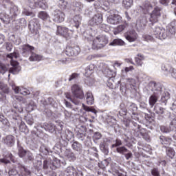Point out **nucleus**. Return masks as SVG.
I'll return each mask as SVG.
<instances>
[{
  "instance_id": "obj_46",
  "label": "nucleus",
  "mask_w": 176,
  "mask_h": 176,
  "mask_svg": "<svg viewBox=\"0 0 176 176\" xmlns=\"http://www.w3.org/2000/svg\"><path fill=\"white\" fill-rule=\"evenodd\" d=\"M8 71L6 65L2 63H0V74H5Z\"/></svg>"
},
{
  "instance_id": "obj_23",
  "label": "nucleus",
  "mask_w": 176,
  "mask_h": 176,
  "mask_svg": "<svg viewBox=\"0 0 176 176\" xmlns=\"http://www.w3.org/2000/svg\"><path fill=\"white\" fill-rule=\"evenodd\" d=\"M0 19L3 24H10V21H12V18L5 13L0 14Z\"/></svg>"
},
{
  "instance_id": "obj_18",
  "label": "nucleus",
  "mask_w": 176,
  "mask_h": 176,
  "mask_svg": "<svg viewBox=\"0 0 176 176\" xmlns=\"http://www.w3.org/2000/svg\"><path fill=\"white\" fill-rule=\"evenodd\" d=\"M12 90H14V91L16 94H18V93H19L22 96H28V94H31V92L30 91V90H28L26 88L19 87L16 85H12Z\"/></svg>"
},
{
  "instance_id": "obj_36",
  "label": "nucleus",
  "mask_w": 176,
  "mask_h": 176,
  "mask_svg": "<svg viewBox=\"0 0 176 176\" xmlns=\"http://www.w3.org/2000/svg\"><path fill=\"white\" fill-rule=\"evenodd\" d=\"M120 108L121 111H119L120 116H126L127 115V109L124 105V103H121L120 104Z\"/></svg>"
},
{
  "instance_id": "obj_57",
  "label": "nucleus",
  "mask_w": 176,
  "mask_h": 176,
  "mask_svg": "<svg viewBox=\"0 0 176 176\" xmlns=\"http://www.w3.org/2000/svg\"><path fill=\"white\" fill-rule=\"evenodd\" d=\"M160 129L162 131V133H170V128L166 126H160Z\"/></svg>"
},
{
  "instance_id": "obj_44",
  "label": "nucleus",
  "mask_w": 176,
  "mask_h": 176,
  "mask_svg": "<svg viewBox=\"0 0 176 176\" xmlns=\"http://www.w3.org/2000/svg\"><path fill=\"white\" fill-rule=\"evenodd\" d=\"M118 172L119 168L116 165L111 166V170H109V173H111L113 175H116L117 174H118Z\"/></svg>"
},
{
  "instance_id": "obj_63",
  "label": "nucleus",
  "mask_w": 176,
  "mask_h": 176,
  "mask_svg": "<svg viewBox=\"0 0 176 176\" xmlns=\"http://www.w3.org/2000/svg\"><path fill=\"white\" fill-rule=\"evenodd\" d=\"M124 155L125 156L126 160H130V159L133 157V153H131V151H128L127 153H125Z\"/></svg>"
},
{
  "instance_id": "obj_33",
  "label": "nucleus",
  "mask_w": 176,
  "mask_h": 176,
  "mask_svg": "<svg viewBox=\"0 0 176 176\" xmlns=\"http://www.w3.org/2000/svg\"><path fill=\"white\" fill-rule=\"evenodd\" d=\"M136 23L138 25H140V27H146V24L148 23L146 16H140L137 21Z\"/></svg>"
},
{
  "instance_id": "obj_19",
  "label": "nucleus",
  "mask_w": 176,
  "mask_h": 176,
  "mask_svg": "<svg viewBox=\"0 0 176 176\" xmlns=\"http://www.w3.org/2000/svg\"><path fill=\"white\" fill-rule=\"evenodd\" d=\"M65 19V14L64 12L60 10H57L55 12L54 15V21L55 23H63Z\"/></svg>"
},
{
  "instance_id": "obj_42",
  "label": "nucleus",
  "mask_w": 176,
  "mask_h": 176,
  "mask_svg": "<svg viewBox=\"0 0 176 176\" xmlns=\"http://www.w3.org/2000/svg\"><path fill=\"white\" fill-rule=\"evenodd\" d=\"M166 155L170 159H173L175 156V151L173 148H168L166 150Z\"/></svg>"
},
{
  "instance_id": "obj_10",
  "label": "nucleus",
  "mask_w": 176,
  "mask_h": 176,
  "mask_svg": "<svg viewBox=\"0 0 176 176\" xmlns=\"http://www.w3.org/2000/svg\"><path fill=\"white\" fill-rule=\"evenodd\" d=\"M65 53L68 57H76V56L80 53V48L79 46L71 47L67 45L65 50Z\"/></svg>"
},
{
  "instance_id": "obj_53",
  "label": "nucleus",
  "mask_w": 176,
  "mask_h": 176,
  "mask_svg": "<svg viewBox=\"0 0 176 176\" xmlns=\"http://www.w3.org/2000/svg\"><path fill=\"white\" fill-rule=\"evenodd\" d=\"M21 171L23 173V174L25 175H31V171H30V170H28L24 166H21Z\"/></svg>"
},
{
  "instance_id": "obj_61",
  "label": "nucleus",
  "mask_w": 176,
  "mask_h": 176,
  "mask_svg": "<svg viewBox=\"0 0 176 176\" xmlns=\"http://www.w3.org/2000/svg\"><path fill=\"white\" fill-rule=\"evenodd\" d=\"M131 122V121L130 120V119L124 118L122 123L123 124H124L125 127H129L130 126Z\"/></svg>"
},
{
  "instance_id": "obj_35",
  "label": "nucleus",
  "mask_w": 176,
  "mask_h": 176,
  "mask_svg": "<svg viewBox=\"0 0 176 176\" xmlns=\"http://www.w3.org/2000/svg\"><path fill=\"white\" fill-rule=\"evenodd\" d=\"M5 142L8 146H13L14 145V136L9 135L5 140Z\"/></svg>"
},
{
  "instance_id": "obj_22",
  "label": "nucleus",
  "mask_w": 176,
  "mask_h": 176,
  "mask_svg": "<svg viewBox=\"0 0 176 176\" xmlns=\"http://www.w3.org/2000/svg\"><path fill=\"white\" fill-rule=\"evenodd\" d=\"M43 60V56L33 52L29 57V61H42Z\"/></svg>"
},
{
  "instance_id": "obj_28",
  "label": "nucleus",
  "mask_w": 176,
  "mask_h": 176,
  "mask_svg": "<svg viewBox=\"0 0 176 176\" xmlns=\"http://www.w3.org/2000/svg\"><path fill=\"white\" fill-rule=\"evenodd\" d=\"M152 8H153L152 4H151V3H149L148 1L144 3L143 6L142 7L143 13L144 14H147V13H149V12H151V10H152Z\"/></svg>"
},
{
  "instance_id": "obj_30",
  "label": "nucleus",
  "mask_w": 176,
  "mask_h": 176,
  "mask_svg": "<svg viewBox=\"0 0 176 176\" xmlns=\"http://www.w3.org/2000/svg\"><path fill=\"white\" fill-rule=\"evenodd\" d=\"M65 157L69 162H75L76 160V156H75V153L71 151L65 152Z\"/></svg>"
},
{
  "instance_id": "obj_25",
  "label": "nucleus",
  "mask_w": 176,
  "mask_h": 176,
  "mask_svg": "<svg viewBox=\"0 0 176 176\" xmlns=\"http://www.w3.org/2000/svg\"><path fill=\"white\" fill-rule=\"evenodd\" d=\"M144 60H145V56L141 54H138V57L135 58V63L138 67H142V64H144Z\"/></svg>"
},
{
  "instance_id": "obj_62",
  "label": "nucleus",
  "mask_w": 176,
  "mask_h": 176,
  "mask_svg": "<svg viewBox=\"0 0 176 176\" xmlns=\"http://www.w3.org/2000/svg\"><path fill=\"white\" fill-rule=\"evenodd\" d=\"M93 72H92L91 70H89L88 69L85 68V76L87 78H90V76H91V75L93 74Z\"/></svg>"
},
{
  "instance_id": "obj_47",
  "label": "nucleus",
  "mask_w": 176,
  "mask_h": 176,
  "mask_svg": "<svg viewBox=\"0 0 176 176\" xmlns=\"http://www.w3.org/2000/svg\"><path fill=\"white\" fill-rule=\"evenodd\" d=\"M22 14H23L24 16H31L32 17H35V13L31 11H28V10H24L22 12Z\"/></svg>"
},
{
  "instance_id": "obj_13",
  "label": "nucleus",
  "mask_w": 176,
  "mask_h": 176,
  "mask_svg": "<svg viewBox=\"0 0 176 176\" xmlns=\"http://www.w3.org/2000/svg\"><path fill=\"white\" fill-rule=\"evenodd\" d=\"M35 50V47L30 45V44H24L22 45V55L23 57H30Z\"/></svg>"
},
{
  "instance_id": "obj_32",
  "label": "nucleus",
  "mask_w": 176,
  "mask_h": 176,
  "mask_svg": "<svg viewBox=\"0 0 176 176\" xmlns=\"http://www.w3.org/2000/svg\"><path fill=\"white\" fill-rule=\"evenodd\" d=\"M86 99H87V103L88 105H93L94 103V97L93 96V94L91 92L88 91L86 94Z\"/></svg>"
},
{
  "instance_id": "obj_16",
  "label": "nucleus",
  "mask_w": 176,
  "mask_h": 176,
  "mask_svg": "<svg viewBox=\"0 0 176 176\" xmlns=\"http://www.w3.org/2000/svg\"><path fill=\"white\" fill-rule=\"evenodd\" d=\"M162 71L164 72H169L171 76L176 79V69L173 67L170 64H163L162 65Z\"/></svg>"
},
{
  "instance_id": "obj_17",
  "label": "nucleus",
  "mask_w": 176,
  "mask_h": 176,
  "mask_svg": "<svg viewBox=\"0 0 176 176\" xmlns=\"http://www.w3.org/2000/svg\"><path fill=\"white\" fill-rule=\"evenodd\" d=\"M107 22L109 24H120L122 23V16H120L119 14H113L107 18Z\"/></svg>"
},
{
  "instance_id": "obj_5",
  "label": "nucleus",
  "mask_w": 176,
  "mask_h": 176,
  "mask_svg": "<svg viewBox=\"0 0 176 176\" xmlns=\"http://www.w3.org/2000/svg\"><path fill=\"white\" fill-rule=\"evenodd\" d=\"M58 167H60V160H57V158L50 161L45 160L43 162V170H47L49 172H50L52 170H56V168Z\"/></svg>"
},
{
  "instance_id": "obj_43",
  "label": "nucleus",
  "mask_w": 176,
  "mask_h": 176,
  "mask_svg": "<svg viewBox=\"0 0 176 176\" xmlns=\"http://www.w3.org/2000/svg\"><path fill=\"white\" fill-rule=\"evenodd\" d=\"M18 155L20 157H24V156H26L27 151H25L23 147L18 146Z\"/></svg>"
},
{
  "instance_id": "obj_64",
  "label": "nucleus",
  "mask_w": 176,
  "mask_h": 176,
  "mask_svg": "<svg viewBox=\"0 0 176 176\" xmlns=\"http://www.w3.org/2000/svg\"><path fill=\"white\" fill-rule=\"evenodd\" d=\"M144 40L146 41V42H152L153 41V36L151 35H146L144 36Z\"/></svg>"
},
{
  "instance_id": "obj_40",
  "label": "nucleus",
  "mask_w": 176,
  "mask_h": 176,
  "mask_svg": "<svg viewBox=\"0 0 176 176\" xmlns=\"http://www.w3.org/2000/svg\"><path fill=\"white\" fill-rule=\"evenodd\" d=\"M72 148L77 152H79L80 149H82V144L78 143V142H74L72 145Z\"/></svg>"
},
{
  "instance_id": "obj_52",
  "label": "nucleus",
  "mask_w": 176,
  "mask_h": 176,
  "mask_svg": "<svg viewBox=\"0 0 176 176\" xmlns=\"http://www.w3.org/2000/svg\"><path fill=\"white\" fill-rule=\"evenodd\" d=\"M80 18L78 16L74 17V22L75 23L76 28H79V25L80 24V21H79Z\"/></svg>"
},
{
  "instance_id": "obj_54",
  "label": "nucleus",
  "mask_w": 176,
  "mask_h": 176,
  "mask_svg": "<svg viewBox=\"0 0 176 176\" xmlns=\"http://www.w3.org/2000/svg\"><path fill=\"white\" fill-rule=\"evenodd\" d=\"M144 118L147 123H152L153 122V117H151L149 114H144Z\"/></svg>"
},
{
  "instance_id": "obj_24",
  "label": "nucleus",
  "mask_w": 176,
  "mask_h": 176,
  "mask_svg": "<svg viewBox=\"0 0 176 176\" xmlns=\"http://www.w3.org/2000/svg\"><path fill=\"white\" fill-rule=\"evenodd\" d=\"M126 27H127V23L119 25L113 30V34L118 35V34H120V32H123V31H124V30H126Z\"/></svg>"
},
{
  "instance_id": "obj_29",
  "label": "nucleus",
  "mask_w": 176,
  "mask_h": 176,
  "mask_svg": "<svg viewBox=\"0 0 176 176\" xmlns=\"http://www.w3.org/2000/svg\"><path fill=\"white\" fill-rule=\"evenodd\" d=\"M44 129L45 131H48L49 133H57L56 126L52 124L45 123L44 125Z\"/></svg>"
},
{
  "instance_id": "obj_20",
  "label": "nucleus",
  "mask_w": 176,
  "mask_h": 176,
  "mask_svg": "<svg viewBox=\"0 0 176 176\" xmlns=\"http://www.w3.org/2000/svg\"><path fill=\"white\" fill-rule=\"evenodd\" d=\"M131 130L134 133H146V129H141V126L132 120Z\"/></svg>"
},
{
  "instance_id": "obj_49",
  "label": "nucleus",
  "mask_w": 176,
  "mask_h": 176,
  "mask_svg": "<svg viewBox=\"0 0 176 176\" xmlns=\"http://www.w3.org/2000/svg\"><path fill=\"white\" fill-rule=\"evenodd\" d=\"M127 85L130 86L131 89L135 87V80L134 78L128 79Z\"/></svg>"
},
{
  "instance_id": "obj_60",
  "label": "nucleus",
  "mask_w": 176,
  "mask_h": 176,
  "mask_svg": "<svg viewBox=\"0 0 176 176\" xmlns=\"http://www.w3.org/2000/svg\"><path fill=\"white\" fill-rule=\"evenodd\" d=\"M19 24L21 27H26L27 26V20L24 18H21L19 21Z\"/></svg>"
},
{
  "instance_id": "obj_7",
  "label": "nucleus",
  "mask_w": 176,
  "mask_h": 176,
  "mask_svg": "<svg viewBox=\"0 0 176 176\" xmlns=\"http://www.w3.org/2000/svg\"><path fill=\"white\" fill-rule=\"evenodd\" d=\"M162 8L159 6H155L153 10L150 14V17L148 19L151 24L153 25L159 21L160 17L162 16Z\"/></svg>"
},
{
  "instance_id": "obj_31",
  "label": "nucleus",
  "mask_w": 176,
  "mask_h": 176,
  "mask_svg": "<svg viewBox=\"0 0 176 176\" xmlns=\"http://www.w3.org/2000/svg\"><path fill=\"white\" fill-rule=\"evenodd\" d=\"M37 17L43 21H47V19L50 18V16L47 14V12L45 11H40L38 13Z\"/></svg>"
},
{
  "instance_id": "obj_34",
  "label": "nucleus",
  "mask_w": 176,
  "mask_h": 176,
  "mask_svg": "<svg viewBox=\"0 0 176 176\" xmlns=\"http://www.w3.org/2000/svg\"><path fill=\"white\" fill-rule=\"evenodd\" d=\"M65 173L67 176H75V174H76V169H75L74 166H68Z\"/></svg>"
},
{
  "instance_id": "obj_11",
  "label": "nucleus",
  "mask_w": 176,
  "mask_h": 176,
  "mask_svg": "<svg viewBox=\"0 0 176 176\" xmlns=\"http://www.w3.org/2000/svg\"><path fill=\"white\" fill-rule=\"evenodd\" d=\"M56 34L60 36H63V38H65L66 39H69V38H71V36L69 35V30L64 26H57Z\"/></svg>"
},
{
  "instance_id": "obj_45",
  "label": "nucleus",
  "mask_w": 176,
  "mask_h": 176,
  "mask_svg": "<svg viewBox=\"0 0 176 176\" xmlns=\"http://www.w3.org/2000/svg\"><path fill=\"white\" fill-rule=\"evenodd\" d=\"M86 131H87V128L85 125H81L76 128L77 133H86Z\"/></svg>"
},
{
  "instance_id": "obj_1",
  "label": "nucleus",
  "mask_w": 176,
  "mask_h": 176,
  "mask_svg": "<svg viewBox=\"0 0 176 176\" xmlns=\"http://www.w3.org/2000/svg\"><path fill=\"white\" fill-rule=\"evenodd\" d=\"M21 112H23V107L19 106L14 107L11 112V118L19 124V131L21 133H28L27 125H25V123L23 122L21 117L19 115V113H21Z\"/></svg>"
},
{
  "instance_id": "obj_37",
  "label": "nucleus",
  "mask_w": 176,
  "mask_h": 176,
  "mask_svg": "<svg viewBox=\"0 0 176 176\" xmlns=\"http://www.w3.org/2000/svg\"><path fill=\"white\" fill-rule=\"evenodd\" d=\"M128 109L130 112H131L132 115H135V113H137V110L138 109V107H137L136 104L131 103V104L128 107Z\"/></svg>"
},
{
  "instance_id": "obj_50",
  "label": "nucleus",
  "mask_w": 176,
  "mask_h": 176,
  "mask_svg": "<svg viewBox=\"0 0 176 176\" xmlns=\"http://www.w3.org/2000/svg\"><path fill=\"white\" fill-rule=\"evenodd\" d=\"M9 176H20V174H19V172L16 169H11L8 172Z\"/></svg>"
},
{
  "instance_id": "obj_59",
  "label": "nucleus",
  "mask_w": 176,
  "mask_h": 176,
  "mask_svg": "<svg viewBox=\"0 0 176 176\" xmlns=\"http://www.w3.org/2000/svg\"><path fill=\"white\" fill-rule=\"evenodd\" d=\"M122 145V140L116 139V143L111 145V148H116V146H120Z\"/></svg>"
},
{
  "instance_id": "obj_14",
  "label": "nucleus",
  "mask_w": 176,
  "mask_h": 176,
  "mask_svg": "<svg viewBox=\"0 0 176 176\" xmlns=\"http://www.w3.org/2000/svg\"><path fill=\"white\" fill-rule=\"evenodd\" d=\"M124 36L128 42H135L137 41V38H138V34H137V32L135 30H128L124 34Z\"/></svg>"
},
{
  "instance_id": "obj_27",
  "label": "nucleus",
  "mask_w": 176,
  "mask_h": 176,
  "mask_svg": "<svg viewBox=\"0 0 176 176\" xmlns=\"http://www.w3.org/2000/svg\"><path fill=\"white\" fill-rule=\"evenodd\" d=\"M126 43L120 38H115L109 43L110 46H124Z\"/></svg>"
},
{
  "instance_id": "obj_3",
  "label": "nucleus",
  "mask_w": 176,
  "mask_h": 176,
  "mask_svg": "<svg viewBox=\"0 0 176 176\" xmlns=\"http://www.w3.org/2000/svg\"><path fill=\"white\" fill-rule=\"evenodd\" d=\"M8 58H10V65L12 67L10 68V74H13V75H17L20 71H21V67L19 65V62L14 60L13 58H17V53H10L7 55Z\"/></svg>"
},
{
  "instance_id": "obj_12",
  "label": "nucleus",
  "mask_w": 176,
  "mask_h": 176,
  "mask_svg": "<svg viewBox=\"0 0 176 176\" xmlns=\"http://www.w3.org/2000/svg\"><path fill=\"white\" fill-rule=\"evenodd\" d=\"M148 89L151 90V91H154L156 94L159 96V94H162V84L160 82H156L155 81H151L148 83Z\"/></svg>"
},
{
  "instance_id": "obj_9",
  "label": "nucleus",
  "mask_w": 176,
  "mask_h": 176,
  "mask_svg": "<svg viewBox=\"0 0 176 176\" xmlns=\"http://www.w3.org/2000/svg\"><path fill=\"white\" fill-rule=\"evenodd\" d=\"M153 35L157 39H166L168 36V32L162 28H155L153 32Z\"/></svg>"
},
{
  "instance_id": "obj_56",
  "label": "nucleus",
  "mask_w": 176,
  "mask_h": 176,
  "mask_svg": "<svg viewBox=\"0 0 176 176\" xmlns=\"http://www.w3.org/2000/svg\"><path fill=\"white\" fill-rule=\"evenodd\" d=\"M25 159H27V160H30V162H32L34 160V155L32 153L27 152Z\"/></svg>"
},
{
  "instance_id": "obj_41",
  "label": "nucleus",
  "mask_w": 176,
  "mask_h": 176,
  "mask_svg": "<svg viewBox=\"0 0 176 176\" xmlns=\"http://www.w3.org/2000/svg\"><path fill=\"white\" fill-rule=\"evenodd\" d=\"M116 151L118 153H120V155H124V153L129 152V150L124 146L117 147Z\"/></svg>"
},
{
  "instance_id": "obj_6",
  "label": "nucleus",
  "mask_w": 176,
  "mask_h": 176,
  "mask_svg": "<svg viewBox=\"0 0 176 176\" xmlns=\"http://www.w3.org/2000/svg\"><path fill=\"white\" fill-rule=\"evenodd\" d=\"M60 138L59 139L60 144H56L53 149L56 151L58 153L61 151V146H65L67 145V141H69L71 140V137L69 135H67L65 133H60Z\"/></svg>"
},
{
  "instance_id": "obj_51",
  "label": "nucleus",
  "mask_w": 176,
  "mask_h": 176,
  "mask_svg": "<svg viewBox=\"0 0 176 176\" xmlns=\"http://www.w3.org/2000/svg\"><path fill=\"white\" fill-rule=\"evenodd\" d=\"M78 78H79V74L73 73L72 74V75L69 76V82H71L72 80H74L75 79H78Z\"/></svg>"
},
{
  "instance_id": "obj_2",
  "label": "nucleus",
  "mask_w": 176,
  "mask_h": 176,
  "mask_svg": "<svg viewBox=\"0 0 176 176\" xmlns=\"http://www.w3.org/2000/svg\"><path fill=\"white\" fill-rule=\"evenodd\" d=\"M108 45V37L107 36H98L92 41L91 49L93 50H100L105 45Z\"/></svg>"
},
{
  "instance_id": "obj_8",
  "label": "nucleus",
  "mask_w": 176,
  "mask_h": 176,
  "mask_svg": "<svg viewBox=\"0 0 176 176\" xmlns=\"http://www.w3.org/2000/svg\"><path fill=\"white\" fill-rule=\"evenodd\" d=\"M72 94L75 98H79L80 100H83L85 98V93L82 87L78 84H74L71 88Z\"/></svg>"
},
{
  "instance_id": "obj_55",
  "label": "nucleus",
  "mask_w": 176,
  "mask_h": 176,
  "mask_svg": "<svg viewBox=\"0 0 176 176\" xmlns=\"http://www.w3.org/2000/svg\"><path fill=\"white\" fill-rule=\"evenodd\" d=\"M151 174L153 176H160V172H159V169L157 168H154L151 170Z\"/></svg>"
},
{
  "instance_id": "obj_39",
  "label": "nucleus",
  "mask_w": 176,
  "mask_h": 176,
  "mask_svg": "<svg viewBox=\"0 0 176 176\" xmlns=\"http://www.w3.org/2000/svg\"><path fill=\"white\" fill-rule=\"evenodd\" d=\"M133 6V0H123L122 6L125 8V9H129Z\"/></svg>"
},
{
  "instance_id": "obj_48",
  "label": "nucleus",
  "mask_w": 176,
  "mask_h": 176,
  "mask_svg": "<svg viewBox=\"0 0 176 176\" xmlns=\"http://www.w3.org/2000/svg\"><path fill=\"white\" fill-rule=\"evenodd\" d=\"M59 6L60 9H66L68 3L65 0H59Z\"/></svg>"
},
{
  "instance_id": "obj_58",
  "label": "nucleus",
  "mask_w": 176,
  "mask_h": 176,
  "mask_svg": "<svg viewBox=\"0 0 176 176\" xmlns=\"http://www.w3.org/2000/svg\"><path fill=\"white\" fill-rule=\"evenodd\" d=\"M82 109L84 111H86V112H94V109H91L89 107V106H86L85 104H82Z\"/></svg>"
},
{
  "instance_id": "obj_21",
  "label": "nucleus",
  "mask_w": 176,
  "mask_h": 176,
  "mask_svg": "<svg viewBox=\"0 0 176 176\" xmlns=\"http://www.w3.org/2000/svg\"><path fill=\"white\" fill-rule=\"evenodd\" d=\"M0 90H3V92H0V101H5L6 94L9 93V88L6 87L4 85H1Z\"/></svg>"
},
{
  "instance_id": "obj_15",
  "label": "nucleus",
  "mask_w": 176,
  "mask_h": 176,
  "mask_svg": "<svg viewBox=\"0 0 176 176\" xmlns=\"http://www.w3.org/2000/svg\"><path fill=\"white\" fill-rule=\"evenodd\" d=\"M103 21L102 14L98 13L94 15V16L90 19L89 24L91 26L100 25V24L102 23Z\"/></svg>"
},
{
  "instance_id": "obj_38",
  "label": "nucleus",
  "mask_w": 176,
  "mask_h": 176,
  "mask_svg": "<svg viewBox=\"0 0 176 176\" xmlns=\"http://www.w3.org/2000/svg\"><path fill=\"white\" fill-rule=\"evenodd\" d=\"M0 122L2 123L3 126L10 127V122H9V120H8L3 115H0Z\"/></svg>"
},
{
  "instance_id": "obj_26",
  "label": "nucleus",
  "mask_w": 176,
  "mask_h": 176,
  "mask_svg": "<svg viewBox=\"0 0 176 176\" xmlns=\"http://www.w3.org/2000/svg\"><path fill=\"white\" fill-rule=\"evenodd\" d=\"M157 100H159V95L156 94V92L153 93L149 98L148 102L151 107H153L156 102H157Z\"/></svg>"
},
{
  "instance_id": "obj_4",
  "label": "nucleus",
  "mask_w": 176,
  "mask_h": 176,
  "mask_svg": "<svg viewBox=\"0 0 176 176\" xmlns=\"http://www.w3.org/2000/svg\"><path fill=\"white\" fill-rule=\"evenodd\" d=\"M28 27L31 34H33V35H39V31L41 30L39 19L34 18L30 20Z\"/></svg>"
}]
</instances>
